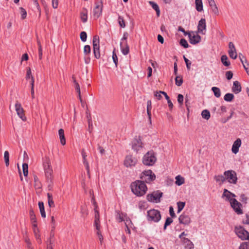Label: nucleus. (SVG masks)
I'll use <instances>...</instances> for the list:
<instances>
[{
	"mask_svg": "<svg viewBox=\"0 0 249 249\" xmlns=\"http://www.w3.org/2000/svg\"><path fill=\"white\" fill-rule=\"evenodd\" d=\"M87 34L85 32H82L80 33V38L81 40L83 42H85L87 40Z\"/></svg>",
	"mask_w": 249,
	"mask_h": 249,
	"instance_id": "6e6d98bb",
	"label": "nucleus"
},
{
	"mask_svg": "<svg viewBox=\"0 0 249 249\" xmlns=\"http://www.w3.org/2000/svg\"><path fill=\"white\" fill-rule=\"evenodd\" d=\"M244 224L249 225V213L246 214L245 218L243 220Z\"/></svg>",
	"mask_w": 249,
	"mask_h": 249,
	"instance_id": "0e129e2a",
	"label": "nucleus"
},
{
	"mask_svg": "<svg viewBox=\"0 0 249 249\" xmlns=\"http://www.w3.org/2000/svg\"><path fill=\"white\" fill-rule=\"evenodd\" d=\"M214 179L217 182L223 183L225 180V177L222 175L216 176Z\"/></svg>",
	"mask_w": 249,
	"mask_h": 249,
	"instance_id": "37998d69",
	"label": "nucleus"
},
{
	"mask_svg": "<svg viewBox=\"0 0 249 249\" xmlns=\"http://www.w3.org/2000/svg\"><path fill=\"white\" fill-rule=\"evenodd\" d=\"M163 91H156L154 92V96L158 99L160 100L162 98L161 94Z\"/></svg>",
	"mask_w": 249,
	"mask_h": 249,
	"instance_id": "bf43d9fd",
	"label": "nucleus"
},
{
	"mask_svg": "<svg viewBox=\"0 0 249 249\" xmlns=\"http://www.w3.org/2000/svg\"><path fill=\"white\" fill-rule=\"evenodd\" d=\"M138 159L132 155H128L125 157L124 160V165L126 168H132L136 166L138 162Z\"/></svg>",
	"mask_w": 249,
	"mask_h": 249,
	"instance_id": "20e7f679",
	"label": "nucleus"
},
{
	"mask_svg": "<svg viewBox=\"0 0 249 249\" xmlns=\"http://www.w3.org/2000/svg\"><path fill=\"white\" fill-rule=\"evenodd\" d=\"M147 218L148 220L157 222L161 218L160 212L155 209L150 210L147 212Z\"/></svg>",
	"mask_w": 249,
	"mask_h": 249,
	"instance_id": "423d86ee",
	"label": "nucleus"
},
{
	"mask_svg": "<svg viewBox=\"0 0 249 249\" xmlns=\"http://www.w3.org/2000/svg\"><path fill=\"white\" fill-rule=\"evenodd\" d=\"M52 3L53 8L56 9L57 8L58 5V0H52Z\"/></svg>",
	"mask_w": 249,
	"mask_h": 249,
	"instance_id": "774afa93",
	"label": "nucleus"
},
{
	"mask_svg": "<svg viewBox=\"0 0 249 249\" xmlns=\"http://www.w3.org/2000/svg\"><path fill=\"white\" fill-rule=\"evenodd\" d=\"M182 241L185 244V247L186 249H193L194 248V244L188 238L183 237Z\"/></svg>",
	"mask_w": 249,
	"mask_h": 249,
	"instance_id": "4be33fe9",
	"label": "nucleus"
},
{
	"mask_svg": "<svg viewBox=\"0 0 249 249\" xmlns=\"http://www.w3.org/2000/svg\"><path fill=\"white\" fill-rule=\"evenodd\" d=\"M157 160L155 153L153 151L147 152L143 157L142 162L146 166L153 165Z\"/></svg>",
	"mask_w": 249,
	"mask_h": 249,
	"instance_id": "f03ea898",
	"label": "nucleus"
},
{
	"mask_svg": "<svg viewBox=\"0 0 249 249\" xmlns=\"http://www.w3.org/2000/svg\"><path fill=\"white\" fill-rule=\"evenodd\" d=\"M232 91L235 94H237L241 91V86L238 81H235L233 82Z\"/></svg>",
	"mask_w": 249,
	"mask_h": 249,
	"instance_id": "5701e85b",
	"label": "nucleus"
},
{
	"mask_svg": "<svg viewBox=\"0 0 249 249\" xmlns=\"http://www.w3.org/2000/svg\"><path fill=\"white\" fill-rule=\"evenodd\" d=\"M30 217H31V220L32 221H34V222H36V216H35V214H34V213L33 211H31L30 212Z\"/></svg>",
	"mask_w": 249,
	"mask_h": 249,
	"instance_id": "69168bd1",
	"label": "nucleus"
},
{
	"mask_svg": "<svg viewBox=\"0 0 249 249\" xmlns=\"http://www.w3.org/2000/svg\"><path fill=\"white\" fill-rule=\"evenodd\" d=\"M140 178L143 182L149 183L155 179L156 176L151 170H147L142 172Z\"/></svg>",
	"mask_w": 249,
	"mask_h": 249,
	"instance_id": "39448f33",
	"label": "nucleus"
},
{
	"mask_svg": "<svg viewBox=\"0 0 249 249\" xmlns=\"http://www.w3.org/2000/svg\"><path fill=\"white\" fill-rule=\"evenodd\" d=\"M188 36L190 39V42L192 44H196L201 40V37L195 32L189 33Z\"/></svg>",
	"mask_w": 249,
	"mask_h": 249,
	"instance_id": "2eb2a0df",
	"label": "nucleus"
},
{
	"mask_svg": "<svg viewBox=\"0 0 249 249\" xmlns=\"http://www.w3.org/2000/svg\"><path fill=\"white\" fill-rule=\"evenodd\" d=\"M31 76H32L31 73V70L30 68H28L27 71V74L26 76V79L31 78Z\"/></svg>",
	"mask_w": 249,
	"mask_h": 249,
	"instance_id": "e2e57ef3",
	"label": "nucleus"
},
{
	"mask_svg": "<svg viewBox=\"0 0 249 249\" xmlns=\"http://www.w3.org/2000/svg\"><path fill=\"white\" fill-rule=\"evenodd\" d=\"M234 95L232 93H226L224 96V99L227 102H231L234 99Z\"/></svg>",
	"mask_w": 249,
	"mask_h": 249,
	"instance_id": "c9c22d12",
	"label": "nucleus"
},
{
	"mask_svg": "<svg viewBox=\"0 0 249 249\" xmlns=\"http://www.w3.org/2000/svg\"><path fill=\"white\" fill-rule=\"evenodd\" d=\"M239 57L243 66L244 65H245L246 67L249 66V63L248 62L247 60L244 57L242 53H239Z\"/></svg>",
	"mask_w": 249,
	"mask_h": 249,
	"instance_id": "ea45409f",
	"label": "nucleus"
},
{
	"mask_svg": "<svg viewBox=\"0 0 249 249\" xmlns=\"http://www.w3.org/2000/svg\"><path fill=\"white\" fill-rule=\"evenodd\" d=\"M184 61L186 64V67L188 70L190 69V66L191 65V62L185 56L183 57Z\"/></svg>",
	"mask_w": 249,
	"mask_h": 249,
	"instance_id": "680f3d73",
	"label": "nucleus"
},
{
	"mask_svg": "<svg viewBox=\"0 0 249 249\" xmlns=\"http://www.w3.org/2000/svg\"><path fill=\"white\" fill-rule=\"evenodd\" d=\"M91 49L89 45H85L84 48V53L87 56H88L90 53Z\"/></svg>",
	"mask_w": 249,
	"mask_h": 249,
	"instance_id": "a18cd8bd",
	"label": "nucleus"
},
{
	"mask_svg": "<svg viewBox=\"0 0 249 249\" xmlns=\"http://www.w3.org/2000/svg\"><path fill=\"white\" fill-rule=\"evenodd\" d=\"M43 167L45 174L47 179L51 181L53 178V171L50 160L46 158L43 162Z\"/></svg>",
	"mask_w": 249,
	"mask_h": 249,
	"instance_id": "7ed1b4c3",
	"label": "nucleus"
},
{
	"mask_svg": "<svg viewBox=\"0 0 249 249\" xmlns=\"http://www.w3.org/2000/svg\"><path fill=\"white\" fill-rule=\"evenodd\" d=\"M226 76L228 80H231L233 76V73L231 71H227L226 72Z\"/></svg>",
	"mask_w": 249,
	"mask_h": 249,
	"instance_id": "13d9d810",
	"label": "nucleus"
},
{
	"mask_svg": "<svg viewBox=\"0 0 249 249\" xmlns=\"http://www.w3.org/2000/svg\"><path fill=\"white\" fill-rule=\"evenodd\" d=\"M125 217V213H120L118 212H117V214L116 215V219L118 221V222H120L124 221Z\"/></svg>",
	"mask_w": 249,
	"mask_h": 249,
	"instance_id": "cd10ccee",
	"label": "nucleus"
},
{
	"mask_svg": "<svg viewBox=\"0 0 249 249\" xmlns=\"http://www.w3.org/2000/svg\"><path fill=\"white\" fill-rule=\"evenodd\" d=\"M118 22H119V24L120 26L122 28H124L125 27V25L124 21V18L122 17H121V16L119 17Z\"/></svg>",
	"mask_w": 249,
	"mask_h": 249,
	"instance_id": "09e8293b",
	"label": "nucleus"
},
{
	"mask_svg": "<svg viewBox=\"0 0 249 249\" xmlns=\"http://www.w3.org/2000/svg\"><path fill=\"white\" fill-rule=\"evenodd\" d=\"M48 205L50 207H54V204L53 201V196L51 194H47Z\"/></svg>",
	"mask_w": 249,
	"mask_h": 249,
	"instance_id": "e433bc0d",
	"label": "nucleus"
},
{
	"mask_svg": "<svg viewBox=\"0 0 249 249\" xmlns=\"http://www.w3.org/2000/svg\"><path fill=\"white\" fill-rule=\"evenodd\" d=\"M72 79H73V82L75 84V89L78 94L79 100L81 102H82V98L81 97L80 86H79V84L76 82L75 78L74 76H72Z\"/></svg>",
	"mask_w": 249,
	"mask_h": 249,
	"instance_id": "bb28decb",
	"label": "nucleus"
},
{
	"mask_svg": "<svg viewBox=\"0 0 249 249\" xmlns=\"http://www.w3.org/2000/svg\"><path fill=\"white\" fill-rule=\"evenodd\" d=\"M149 3L152 7L156 11L157 15L159 17L160 14V10L158 4L152 1H150Z\"/></svg>",
	"mask_w": 249,
	"mask_h": 249,
	"instance_id": "2f4dec72",
	"label": "nucleus"
},
{
	"mask_svg": "<svg viewBox=\"0 0 249 249\" xmlns=\"http://www.w3.org/2000/svg\"><path fill=\"white\" fill-rule=\"evenodd\" d=\"M38 206L40 210V212L41 215V216L43 218L46 217V213L45 212L44 203L43 202H38Z\"/></svg>",
	"mask_w": 249,
	"mask_h": 249,
	"instance_id": "473e14b6",
	"label": "nucleus"
},
{
	"mask_svg": "<svg viewBox=\"0 0 249 249\" xmlns=\"http://www.w3.org/2000/svg\"><path fill=\"white\" fill-rule=\"evenodd\" d=\"M231 207L233 208L234 211L236 213L238 214H241L243 213V211L241 208L242 205L239 202H238L236 199H234L231 200V203H230Z\"/></svg>",
	"mask_w": 249,
	"mask_h": 249,
	"instance_id": "4468645a",
	"label": "nucleus"
},
{
	"mask_svg": "<svg viewBox=\"0 0 249 249\" xmlns=\"http://www.w3.org/2000/svg\"><path fill=\"white\" fill-rule=\"evenodd\" d=\"M235 232L239 238L242 240H249V232L242 227H236L235 228Z\"/></svg>",
	"mask_w": 249,
	"mask_h": 249,
	"instance_id": "0eeeda50",
	"label": "nucleus"
},
{
	"mask_svg": "<svg viewBox=\"0 0 249 249\" xmlns=\"http://www.w3.org/2000/svg\"><path fill=\"white\" fill-rule=\"evenodd\" d=\"M225 176V179H227L228 182L231 183L236 184L237 180V178L236 173L233 170H228L225 171L224 173Z\"/></svg>",
	"mask_w": 249,
	"mask_h": 249,
	"instance_id": "6e6552de",
	"label": "nucleus"
},
{
	"mask_svg": "<svg viewBox=\"0 0 249 249\" xmlns=\"http://www.w3.org/2000/svg\"><path fill=\"white\" fill-rule=\"evenodd\" d=\"M128 36V34L127 32H124L123 36L121 40V42H127V38Z\"/></svg>",
	"mask_w": 249,
	"mask_h": 249,
	"instance_id": "052dcab7",
	"label": "nucleus"
},
{
	"mask_svg": "<svg viewBox=\"0 0 249 249\" xmlns=\"http://www.w3.org/2000/svg\"><path fill=\"white\" fill-rule=\"evenodd\" d=\"M239 249H249V242H244L241 244Z\"/></svg>",
	"mask_w": 249,
	"mask_h": 249,
	"instance_id": "8fccbe9b",
	"label": "nucleus"
},
{
	"mask_svg": "<svg viewBox=\"0 0 249 249\" xmlns=\"http://www.w3.org/2000/svg\"><path fill=\"white\" fill-rule=\"evenodd\" d=\"M92 43L94 56L96 58H99L100 57V53L99 50V38L98 36H93Z\"/></svg>",
	"mask_w": 249,
	"mask_h": 249,
	"instance_id": "9d476101",
	"label": "nucleus"
},
{
	"mask_svg": "<svg viewBox=\"0 0 249 249\" xmlns=\"http://www.w3.org/2000/svg\"><path fill=\"white\" fill-rule=\"evenodd\" d=\"M173 222V220L170 217H168L165 222L164 226V229L165 230L167 226L170 225Z\"/></svg>",
	"mask_w": 249,
	"mask_h": 249,
	"instance_id": "603ef678",
	"label": "nucleus"
},
{
	"mask_svg": "<svg viewBox=\"0 0 249 249\" xmlns=\"http://www.w3.org/2000/svg\"><path fill=\"white\" fill-rule=\"evenodd\" d=\"M126 228L125 229V231L128 234L131 233V231L130 230V228H133V225H130V224L125 223Z\"/></svg>",
	"mask_w": 249,
	"mask_h": 249,
	"instance_id": "864d4df0",
	"label": "nucleus"
},
{
	"mask_svg": "<svg viewBox=\"0 0 249 249\" xmlns=\"http://www.w3.org/2000/svg\"><path fill=\"white\" fill-rule=\"evenodd\" d=\"M19 10H20V14L21 16V18L22 19L25 18L26 17V16H27V12H26V10L22 7H20L19 8Z\"/></svg>",
	"mask_w": 249,
	"mask_h": 249,
	"instance_id": "de8ad7c7",
	"label": "nucleus"
},
{
	"mask_svg": "<svg viewBox=\"0 0 249 249\" xmlns=\"http://www.w3.org/2000/svg\"><path fill=\"white\" fill-rule=\"evenodd\" d=\"M152 109V103L151 100H148L147 102V113L148 116V118L150 122H151V110Z\"/></svg>",
	"mask_w": 249,
	"mask_h": 249,
	"instance_id": "c85d7f7f",
	"label": "nucleus"
},
{
	"mask_svg": "<svg viewBox=\"0 0 249 249\" xmlns=\"http://www.w3.org/2000/svg\"><path fill=\"white\" fill-rule=\"evenodd\" d=\"M198 32L202 35L205 34L206 30V20L204 18H201L197 26Z\"/></svg>",
	"mask_w": 249,
	"mask_h": 249,
	"instance_id": "f3484780",
	"label": "nucleus"
},
{
	"mask_svg": "<svg viewBox=\"0 0 249 249\" xmlns=\"http://www.w3.org/2000/svg\"><path fill=\"white\" fill-rule=\"evenodd\" d=\"M103 3L101 0L95 3V7L93 9V17L94 19L98 18L102 14L103 10Z\"/></svg>",
	"mask_w": 249,
	"mask_h": 249,
	"instance_id": "9b49d317",
	"label": "nucleus"
},
{
	"mask_svg": "<svg viewBox=\"0 0 249 249\" xmlns=\"http://www.w3.org/2000/svg\"><path fill=\"white\" fill-rule=\"evenodd\" d=\"M4 159L6 166H8L9 165V154L8 151H5L4 152Z\"/></svg>",
	"mask_w": 249,
	"mask_h": 249,
	"instance_id": "a19ab883",
	"label": "nucleus"
},
{
	"mask_svg": "<svg viewBox=\"0 0 249 249\" xmlns=\"http://www.w3.org/2000/svg\"><path fill=\"white\" fill-rule=\"evenodd\" d=\"M132 192L137 196H141L144 195L147 190V186L143 181L136 180L131 184Z\"/></svg>",
	"mask_w": 249,
	"mask_h": 249,
	"instance_id": "f257e3e1",
	"label": "nucleus"
},
{
	"mask_svg": "<svg viewBox=\"0 0 249 249\" xmlns=\"http://www.w3.org/2000/svg\"><path fill=\"white\" fill-rule=\"evenodd\" d=\"M234 197H235V195L234 194L231 193L226 189L224 190L222 197H226V200L229 201L230 203H231V200L235 199L233 198Z\"/></svg>",
	"mask_w": 249,
	"mask_h": 249,
	"instance_id": "a211bd4d",
	"label": "nucleus"
},
{
	"mask_svg": "<svg viewBox=\"0 0 249 249\" xmlns=\"http://www.w3.org/2000/svg\"><path fill=\"white\" fill-rule=\"evenodd\" d=\"M120 48L121 51L122 53L124 55L127 54L129 52V48L127 42H120Z\"/></svg>",
	"mask_w": 249,
	"mask_h": 249,
	"instance_id": "412c9836",
	"label": "nucleus"
},
{
	"mask_svg": "<svg viewBox=\"0 0 249 249\" xmlns=\"http://www.w3.org/2000/svg\"><path fill=\"white\" fill-rule=\"evenodd\" d=\"M175 82L176 85L178 86H180L183 83V79L181 76H177L175 79Z\"/></svg>",
	"mask_w": 249,
	"mask_h": 249,
	"instance_id": "c03bdc74",
	"label": "nucleus"
},
{
	"mask_svg": "<svg viewBox=\"0 0 249 249\" xmlns=\"http://www.w3.org/2000/svg\"><path fill=\"white\" fill-rule=\"evenodd\" d=\"M82 156L83 158V164L86 166V168L87 171V173L89 175V163L86 159V157H87L86 153L84 150H83L82 151Z\"/></svg>",
	"mask_w": 249,
	"mask_h": 249,
	"instance_id": "b1692460",
	"label": "nucleus"
},
{
	"mask_svg": "<svg viewBox=\"0 0 249 249\" xmlns=\"http://www.w3.org/2000/svg\"><path fill=\"white\" fill-rule=\"evenodd\" d=\"M143 147V143L142 142L140 137L135 138L132 142V148L137 153L139 152Z\"/></svg>",
	"mask_w": 249,
	"mask_h": 249,
	"instance_id": "f8f14e48",
	"label": "nucleus"
},
{
	"mask_svg": "<svg viewBox=\"0 0 249 249\" xmlns=\"http://www.w3.org/2000/svg\"><path fill=\"white\" fill-rule=\"evenodd\" d=\"M180 44L181 46L184 47L185 48H187L189 47L187 41L184 38H182L180 40Z\"/></svg>",
	"mask_w": 249,
	"mask_h": 249,
	"instance_id": "3c124183",
	"label": "nucleus"
},
{
	"mask_svg": "<svg viewBox=\"0 0 249 249\" xmlns=\"http://www.w3.org/2000/svg\"><path fill=\"white\" fill-rule=\"evenodd\" d=\"M201 115L204 119L207 120H209L210 118V113L209 111L207 109L203 110L202 111Z\"/></svg>",
	"mask_w": 249,
	"mask_h": 249,
	"instance_id": "4c0bfd02",
	"label": "nucleus"
},
{
	"mask_svg": "<svg viewBox=\"0 0 249 249\" xmlns=\"http://www.w3.org/2000/svg\"><path fill=\"white\" fill-rule=\"evenodd\" d=\"M95 216L94 220H100L99 219V212L98 210V206L96 205V208H94Z\"/></svg>",
	"mask_w": 249,
	"mask_h": 249,
	"instance_id": "5fc2aeb1",
	"label": "nucleus"
},
{
	"mask_svg": "<svg viewBox=\"0 0 249 249\" xmlns=\"http://www.w3.org/2000/svg\"><path fill=\"white\" fill-rule=\"evenodd\" d=\"M241 140L240 139L238 138L233 142V144L232 146V148H231L232 152L235 154H236L239 151V148L241 146Z\"/></svg>",
	"mask_w": 249,
	"mask_h": 249,
	"instance_id": "aec40b11",
	"label": "nucleus"
},
{
	"mask_svg": "<svg viewBox=\"0 0 249 249\" xmlns=\"http://www.w3.org/2000/svg\"><path fill=\"white\" fill-rule=\"evenodd\" d=\"M185 202H178L177 203L178 205V212L179 213L180 212L182 209L184 208L185 206Z\"/></svg>",
	"mask_w": 249,
	"mask_h": 249,
	"instance_id": "49530a36",
	"label": "nucleus"
},
{
	"mask_svg": "<svg viewBox=\"0 0 249 249\" xmlns=\"http://www.w3.org/2000/svg\"><path fill=\"white\" fill-rule=\"evenodd\" d=\"M184 97L182 94H179L178 96V102L180 105H182L183 102Z\"/></svg>",
	"mask_w": 249,
	"mask_h": 249,
	"instance_id": "4d7b16f0",
	"label": "nucleus"
},
{
	"mask_svg": "<svg viewBox=\"0 0 249 249\" xmlns=\"http://www.w3.org/2000/svg\"><path fill=\"white\" fill-rule=\"evenodd\" d=\"M222 63L226 67H229L231 65V63L226 55H223L221 57Z\"/></svg>",
	"mask_w": 249,
	"mask_h": 249,
	"instance_id": "c756f323",
	"label": "nucleus"
},
{
	"mask_svg": "<svg viewBox=\"0 0 249 249\" xmlns=\"http://www.w3.org/2000/svg\"><path fill=\"white\" fill-rule=\"evenodd\" d=\"M162 195V193L159 191L154 192L147 196V199L150 202L158 203L160 202Z\"/></svg>",
	"mask_w": 249,
	"mask_h": 249,
	"instance_id": "1a4fd4ad",
	"label": "nucleus"
},
{
	"mask_svg": "<svg viewBox=\"0 0 249 249\" xmlns=\"http://www.w3.org/2000/svg\"><path fill=\"white\" fill-rule=\"evenodd\" d=\"M180 223L188 225L191 222V219L188 215L182 213L178 218Z\"/></svg>",
	"mask_w": 249,
	"mask_h": 249,
	"instance_id": "6ab92c4d",
	"label": "nucleus"
},
{
	"mask_svg": "<svg viewBox=\"0 0 249 249\" xmlns=\"http://www.w3.org/2000/svg\"><path fill=\"white\" fill-rule=\"evenodd\" d=\"M22 170L24 176L27 177L28 174V166L27 163H24L22 164Z\"/></svg>",
	"mask_w": 249,
	"mask_h": 249,
	"instance_id": "79ce46f5",
	"label": "nucleus"
},
{
	"mask_svg": "<svg viewBox=\"0 0 249 249\" xmlns=\"http://www.w3.org/2000/svg\"><path fill=\"white\" fill-rule=\"evenodd\" d=\"M229 49L228 53L230 57L232 59H235L237 57V53L235 47L232 42H229Z\"/></svg>",
	"mask_w": 249,
	"mask_h": 249,
	"instance_id": "dca6fc26",
	"label": "nucleus"
},
{
	"mask_svg": "<svg viewBox=\"0 0 249 249\" xmlns=\"http://www.w3.org/2000/svg\"><path fill=\"white\" fill-rule=\"evenodd\" d=\"M176 184L178 186H180L184 183V178L180 176H177L176 177Z\"/></svg>",
	"mask_w": 249,
	"mask_h": 249,
	"instance_id": "58836bf2",
	"label": "nucleus"
},
{
	"mask_svg": "<svg viewBox=\"0 0 249 249\" xmlns=\"http://www.w3.org/2000/svg\"><path fill=\"white\" fill-rule=\"evenodd\" d=\"M112 59L113 60V62L115 64L116 66H117V62H118V58L116 54L115 53L114 51L113 52L112 55Z\"/></svg>",
	"mask_w": 249,
	"mask_h": 249,
	"instance_id": "338daca9",
	"label": "nucleus"
},
{
	"mask_svg": "<svg viewBox=\"0 0 249 249\" xmlns=\"http://www.w3.org/2000/svg\"><path fill=\"white\" fill-rule=\"evenodd\" d=\"M15 109L18 115L23 121H25L26 118L24 114V112L23 107L20 103L17 101L15 104Z\"/></svg>",
	"mask_w": 249,
	"mask_h": 249,
	"instance_id": "ddd939ff",
	"label": "nucleus"
},
{
	"mask_svg": "<svg viewBox=\"0 0 249 249\" xmlns=\"http://www.w3.org/2000/svg\"><path fill=\"white\" fill-rule=\"evenodd\" d=\"M58 135L60 140L61 143L64 145L66 144V140L64 135V131L61 128L58 130Z\"/></svg>",
	"mask_w": 249,
	"mask_h": 249,
	"instance_id": "393cba45",
	"label": "nucleus"
},
{
	"mask_svg": "<svg viewBox=\"0 0 249 249\" xmlns=\"http://www.w3.org/2000/svg\"><path fill=\"white\" fill-rule=\"evenodd\" d=\"M196 8L198 12H201L203 10V4L202 0H196Z\"/></svg>",
	"mask_w": 249,
	"mask_h": 249,
	"instance_id": "7c9ffc66",
	"label": "nucleus"
},
{
	"mask_svg": "<svg viewBox=\"0 0 249 249\" xmlns=\"http://www.w3.org/2000/svg\"><path fill=\"white\" fill-rule=\"evenodd\" d=\"M209 5L213 14L216 15H218L219 14V11L218 10V8L216 5L215 4V2H213V3H210Z\"/></svg>",
	"mask_w": 249,
	"mask_h": 249,
	"instance_id": "72a5a7b5",
	"label": "nucleus"
},
{
	"mask_svg": "<svg viewBox=\"0 0 249 249\" xmlns=\"http://www.w3.org/2000/svg\"><path fill=\"white\" fill-rule=\"evenodd\" d=\"M80 18L83 22H86L88 18V10L86 8H83L80 13Z\"/></svg>",
	"mask_w": 249,
	"mask_h": 249,
	"instance_id": "a878e982",
	"label": "nucleus"
},
{
	"mask_svg": "<svg viewBox=\"0 0 249 249\" xmlns=\"http://www.w3.org/2000/svg\"><path fill=\"white\" fill-rule=\"evenodd\" d=\"M212 90L213 91L214 96L216 98H219L221 96V91L219 88L213 87L212 88Z\"/></svg>",
	"mask_w": 249,
	"mask_h": 249,
	"instance_id": "f704fd0d",
	"label": "nucleus"
}]
</instances>
